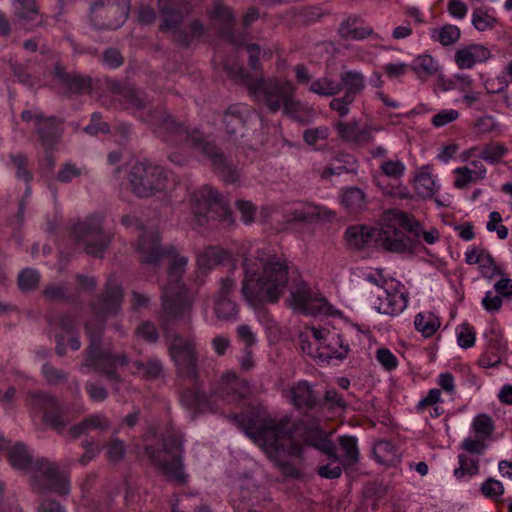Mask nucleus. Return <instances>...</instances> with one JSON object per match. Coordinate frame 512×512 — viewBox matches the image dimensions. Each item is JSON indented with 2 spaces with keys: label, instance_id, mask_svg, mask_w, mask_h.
<instances>
[{
  "label": "nucleus",
  "instance_id": "nucleus-12",
  "mask_svg": "<svg viewBox=\"0 0 512 512\" xmlns=\"http://www.w3.org/2000/svg\"><path fill=\"white\" fill-rule=\"evenodd\" d=\"M29 471L34 491L39 493L53 491L61 495L69 493V483L55 462L45 458L36 459Z\"/></svg>",
  "mask_w": 512,
  "mask_h": 512
},
{
  "label": "nucleus",
  "instance_id": "nucleus-36",
  "mask_svg": "<svg viewBox=\"0 0 512 512\" xmlns=\"http://www.w3.org/2000/svg\"><path fill=\"white\" fill-rule=\"evenodd\" d=\"M327 210L323 207L310 203L302 204L293 208L287 215L288 221L311 223L319 219L322 215H326Z\"/></svg>",
  "mask_w": 512,
  "mask_h": 512
},
{
  "label": "nucleus",
  "instance_id": "nucleus-10",
  "mask_svg": "<svg viewBox=\"0 0 512 512\" xmlns=\"http://www.w3.org/2000/svg\"><path fill=\"white\" fill-rule=\"evenodd\" d=\"M166 182L167 176L164 169L148 161L135 163L129 173L131 190L140 198L150 197L162 191Z\"/></svg>",
  "mask_w": 512,
  "mask_h": 512
},
{
  "label": "nucleus",
  "instance_id": "nucleus-31",
  "mask_svg": "<svg viewBox=\"0 0 512 512\" xmlns=\"http://www.w3.org/2000/svg\"><path fill=\"white\" fill-rule=\"evenodd\" d=\"M338 84L340 92L344 89V94L355 100L365 90L366 78L360 71L343 69L339 74Z\"/></svg>",
  "mask_w": 512,
  "mask_h": 512
},
{
  "label": "nucleus",
  "instance_id": "nucleus-21",
  "mask_svg": "<svg viewBox=\"0 0 512 512\" xmlns=\"http://www.w3.org/2000/svg\"><path fill=\"white\" fill-rule=\"evenodd\" d=\"M157 6L162 16L159 26L162 32L181 26L192 9L188 0H157Z\"/></svg>",
  "mask_w": 512,
  "mask_h": 512
},
{
  "label": "nucleus",
  "instance_id": "nucleus-19",
  "mask_svg": "<svg viewBox=\"0 0 512 512\" xmlns=\"http://www.w3.org/2000/svg\"><path fill=\"white\" fill-rule=\"evenodd\" d=\"M250 393L249 383L241 379L235 372H227L221 376V379L214 389L215 397L223 400L227 404H238Z\"/></svg>",
  "mask_w": 512,
  "mask_h": 512
},
{
  "label": "nucleus",
  "instance_id": "nucleus-4",
  "mask_svg": "<svg viewBox=\"0 0 512 512\" xmlns=\"http://www.w3.org/2000/svg\"><path fill=\"white\" fill-rule=\"evenodd\" d=\"M256 253V257H245L242 262L244 278L241 294L251 305L276 303L289 281L287 262L275 255L265 259L264 252L260 250Z\"/></svg>",
  "mask_w": 512,
  "mask_h": 512
},
{
  "label": "nucleus",
  "instance_id": "nucleus-32",
  "mask_svg": "<svg viewBox=\"0 0 512 512\" xmlns=\"http://www.w3.org/2000/svg\"><path fill=\"white\" fill-rule=\"evenodd\" d=\"M14 5L15 15L24 26L43 25L44 16L39 14L36 0H16Z\"/></svg>",
  "mask_w": 512,
  "mask_h": 512
},
{
  "label": "nucleus",
  "instance_id": "nucleus-45",
  "mask_svg": "<svg viewBox=\"0 0 512 512\" xmlns=\"http://www.w3.org/2000/svg\"><path fill=\"white\" fill-rule=\"evenodd\" d=\"M461 36L458 26L446 24L440 28L431 30V38L437 40L443 46H449L456 43Z\"/></svg>",
  "mask_w": 512,
  "mask_h": 512
},
{
  "label": "nucleus",
  "instance_id": "nucleus-20",
  "mask_svg": "<svg viewBox=\"0 0 512 512\" xmlns=\"http://www.w3.org/2000/svg\"><path fill=\"white\" fill-rule=\"evenodd\" d=\"M235 287V280L230 277L219 280V288L214 298V313L217 318L226 321L236 320L239 308L232 299Z\"/></svg>",
  "mask_w": 512,
  "mask_h": 512
},
{
  "label": "nucleus",
  "instance_id": "nucleus-51",
  "mask_svg": "<svg viewBox=\"0 0 512 512\" xmlns=\"http://www.w3.org/2000/svg\"><path fill=\"white\" fill-rule=\"evenodd\" d=\"M472 428L480 438H488L494 430L493 419L488 414H478L473 419Z\"/></svg>",
  "mask_w": 512,
  "mask_h": 512
},
{
  "label": "nucleus",
  "instance_id": "nucleus-24",
  "mask_svg": "<svg viewBox=\"0 0 512 512\" xmlns=\"http://www.w3.org/2000/svg\"><path fill=\"white\" fill-rule=\"evenodd\" d=\"M377 304L374 308L381 314L396 316L407 306V297L396 289L395 285L376 292Z\"/></svg>",
  "mask_w": 512,
  "mask_h": 512
},
{
  "label": "nucleus",
  "instance_id": "nucleus-13",
  "mask_svg": "<svg viewBox=\"0 0 512 512\" xmlns=\"http://www.w3.org/2000/svg\"><path fill=\"white\" fill-rule=\"evenodd\" d=\"M287 418L286 429L287 433L284 435V441L290 439H301L306 445L315 449L327 448L329 435L321 428L320 423L316 419H298L292 422V417L288 414L281 415L280 417L273 416L270 413L271 421H280Z\"/></svg>",
  "mask_w": 512,
  "mask_h": 512
},
{
  "label": "nucleus",
  "instance_id": "nucleus-8",
  "mask_svg": "<svg viewBox=\"0 0 512 512\" xmlns=\"http://www.w3.org/2000/svg\"><path fill=\"white\" fill-rule=\"evenodd\" d=\"M187 263L186 257H175L169 266L167 284L162 288V308L171 319L183 317L192 308V298L181 280Z\"/></svg>",
  "mask_w": 512,
  "mask_h": 512
},
{
  "label": "nucleus",
  "instance_id": "nucleus-7",
  "mask_svg": "<svg viewBox=\"0 0 512 512\" xmlns=\"http://www.w3.org/2000/svg\"><path fill=\"white\" fill-rule=\"evenodd\" d=\"M382 222L385 250L396 253L414 251L424 231L420 222L399 210L386 211Z\"/></svg>",
  "mask_w": 512,
  "mask_h": 512
},
{
  "label": "nucleus",
  "instance_id": "nucleus-18",
  "mask_svg": "<svg viewBox=\"0 0 512 512\" xmlns=\"http://www.w3.org/2000/svg\"><path fill=\"white\" fill-rule=\"evenodd\" d=\"M130 12V0H94L90 5L91 16L104 21L110 29L122 26Z\"/></svg>",
  "mask_w": 512,
  "mask_h": 512
},
{
  "label": "nucleus",
  "instance_id": "nucleus-6",
  "mask_svg": "<svg viewBox=\"0 0 512 512\" xmlns=\"http://www.w3.org/2000/svg\"><path fill=\"white\" fill-rule=\"evenodd\" d=\"M225 68L230 77L245 81L248 91L255 101L272 113L278 112L287 97L295 91V87L290 81H281L277 78L253 79L238 65L230 67L225 64Z\"/></svg>",
  "mask_w": 512,
  "mask_h": 512
},
{
  "label": "nucleus",
  "instance_id": "nucleus-35",
  "mask_svg": "<svg viewBox=\"0 0 512 512\" xmlns=\"http://www.w3.org/2000/svg\"><path fill=\"white\" fill-rule=\"evenodd\" d=\"M6 449L8 461L14 469L20 471H29L31 469L34 461L24 443L17 442Z\"/></svg>",
  "mask_w": 512,
  "mask_h": 512
},
{
  "label": "nucleus",
  "instance_id": "nucleus-39",
  "mask_svg": "<svg viewBox=\"0 0 512 512\" xmlns=\"http://www.w3.org/2000/svg\"><path fill=\"white\" fill-rule=\"evenodd\" d=\"M244 112L239 106H231L225 111L223 122L226 133L230 136L242 135L245 126Z\"/></svg>",
  "mask_w": 512,
  "mask_h": 512
},
{
  "label": "nucleus",
  "instance_id": "nucleus-50",
  "mask_svg": "<svg viewBox=\"0 0 512 512\" xmlns=\"http://www.w3.org/2000/svg\"><path fill=\"white\" fill-rule=\"evenodd\" d=\"M43 296L50 302H73L66 284H50L43 290Z\"/></svg>",
  "mask_w": 512,
  "mask_h": 512
},
{
  "label": "nucleus",
  "instance_id": "nucleus-40",
  "mask_svg": "<svg viewBox=\"0 0 512 512\" xmlns=\"http://www.w3.org/2000/svg\"><path fill=\"white\" fill-rule=\"evenodd\" d=\"M322 349L326 351L320 352L319 357L326 359L336 358L343 360L349 353V345L344 343L342 337L336 333H332Z\"/></svg>",
  "mask_w": 512,
  "mask_h": 512
},
{
  "label": "nucleus",
  "instance_id": "nucleus-23",
  "mask_svg": "<svg viewBox=\"0 0 512 512\" xmlns=\"http://www.w3.org/2000/svg\"><path fill=\"white\" fill-rule=\"evenodd\" d=\"M384 223L380 220V227L368 228L364 225L350 226L346 229L345 238L350 247L362 249L372 242L379 243L385 249Z\"/></svg>",
  "mask_w": 512,
  "mask_h": 512
},
{
  "label": "nucleus",
  "instance_id": "nucleus-43",
  "mask_svg": "<svg viewBox=\"0 0 512 512\" xmlns=\"http://www.w3.org/2000/svg\"><path fill=\"white\" fill-rule=\"evenodd\" d=\"M339 445L343 450L342 465L352 466L359 460L358 441L355 436H341L338 439Z\"/></svg>",
  "mask_w": 512,
  "mask_h": 512
},
{
  "label": "nucleus",
  "instance_id": "nucleus-27",
  "mask_svg": "<svg viewBox=\"0 0 512 512\" xmlns=\"http://www.w3.org/2000/svg\"><path fill=\"white\" fill-rule=\"evenodd\" d=\"M210 17L215 24L219 25L218 29L220 34L233 44H237L233 29L235 24L233 11L220 0H216L210 12Z\"/></svg>",
  "mask_w": 512,
  "mask_h": 512
},
{
  "label": "nucleus",
  "instance_id": "nucleus-5",
  "mask_svg": "<svg viewBox=\"0 0 512 512\" xmlns=\"http://www.w3.org/2000/svg\"><path fill=\"white\" fill-rule=\"evenodd\" d=\"M162 449L152 445L145 447V453L166 477L178 485H185L188 474L184 471V445L183 436L179 431H167L161 438Z\"/></svg>",
  "mask_w": 512,
  "mask_h": 512
},
{
  "label": "nucleus",
  "instance_id": "nucleus-63",
  "mask_svg": "<svg viewBox=\"0 0 512 512\" xmlns=\"http://www.w3.org/2000/svg\"><path fill=\"white\" fill-rule=\"evenodd\" d=\"M381 171L388 177L399 178L404 174L405 165L399 160L384 161L381 166Z\"/></svg>",
  "mask_w": 512,
  "mask_h": 512
},
{
  "label": "nucleus",
  "instance_id": "nucleus-22",
  "mask_svg": "<svg viewBox=\"0 0 512 512\" xmlns=\"http://www.w3.org/2000/svg\"><path fill=\"white\" fill-rule=\"evenodd\" d=\"M36 132L45 151H53L63 134L61 121L54 116L45 117L42 113L35 114Z\"/></svg>",
  "mask_w": 512,
  "mask_h": 512
},
{
  "label": "nucleus",
  "instance_id": "nucleus-38",
  "mask_svg": "<svg viewBox=\"0 0 512 512\" xmlns=\"http://www.w3.org/2000/svg\"><path fill=\"white\" fill-rule=\"evenodd\" d=\"M133 373L146 380H154L163 373V365L156 357H151L147 361L135 360L132 362Z\"/></svg>",
  "mask_w": 512,
  "mask_h": 512
},
{
  "label": "nucleus",
  "instance_id": "nucleus-16",
  "mask_svg": "<svg viewBox=\"0 0 512 512\" xmlns=\"http://www.w3.org/2000/svg\"><path fill=\"white\" fill-rule=\"evenodd\" d=\"M30 408L33 414L43 413V420L56 432L62 433L68 424L65 410L57 399L46 392H30Z\"/></svg>",
  "mask_w": 512,
  "mask_h": 512
},
{
  "label": "nucleus",
  "instance_id": "nucleus-33",
  "mask_svg": "<svg viewBox=\"0 0 512 512\" xmlns=\"http://www.w3.org/2000/svg\"><path fill=\"white\" fill-rule=\"evenodd\" d=\"M180 399L182 404L191 410L205 412L212 409L210 398L199 386L185 390Z\"/></svg>",
  "mask_w": 512,
  "mask_h": 512
},
{
  "label": "nucleus",
  "instance_id": "nucleus-60",
  "mask_svg": "<svg viewBox=\"0 0 512 512\" xmlns=\"http://www.w3.org/2000/svg\"><path fill=\"white\" fill-rule=\"evenodd\" d=\"M126 448L122 440L112 439L107 445V457L110 462L118 463L125 456Z\"/></svg>",
  "mask_w": 512,
  "mask_h": 512
},
{
  "label": "nucleus",
  "instance_id": "nucleus-64",
  "mask_svg": "<svg viewBox=\"0 0 512 512\" xmlns=\"http://www.w3.org/2000/svg\"><path fill=\"white\" fill-rule=\"evenodd\" d=\"M136 333L139 337H141L142 339L149 343H155L159 337L156 326L151 322L141 323L137 327Z\"/></svg>",
  "mask_w": 512,
  "mask_h": 512
},
{
  "label": "nucleus",
  "instance_id": "nucleus-26",
  "mask_svg": "<svg viewBox=\"0 0 512 512\" xmlns=\"http://www.w3.org/2000/svg\"><path fill=\"white\" fill-rule=\"evenodd\" d=\"M288 397L290 403L297 410H312L318 405V398L312 385L304 380L294 383L290 387Z\"/></svg>",
  "mask_w": 512,
  "mask_h": 512
},
{
  "label": "nucleus",
  "instance_id": "nucleus-25",
  "mask_svg": "<svg viewBox=\"0 0 512 512\" xmlns=\"http://www.w3.org/2000/svg\"><path fill=\"white\" fill-rule=\"evenodd\" d=\"M336 130L340 138L346 142L357 146H364L374 141V132L380 128L374 126H365L361 128L357 121L339 122Z\"/></svg>",
  "mask_w": 512,
  "mask_h": 512
},
{
  "label": "nucleus",
  "instance_id": "nucleus-34",
  "mask_svg": "<svg viewBox=\"0 0 512 512\" xmlns=\"http://www.w3.org/2000/svg\"><path fill=\"white\" fill-rule=\"evenodd\" d=\"M231 260V253L219 246L205 248L197 257L200 268L212 269Z\"/></svg>",
  "mask_w": 512,
  "mask_h": 512
},
{
  "label": "nucleus",
  "instance_id": "nucleus-53",
  "mask_svg": "<svg viewBox=\"0 0 512 512\" xmlns=\"http://www.w3.org/2000/svg\"><path fill=\"white\" fill-rule=\"evenodd\" d=\"M459 467L454 470V475L457 478H462L465 475L474 476L479 473L478 460L468 458L464 454L458 455Z\"/></svg>",
  "mask_w": 512,
  "mask_h": 512
},
{
  "label": "nucleus",
  "instance_id": "nucleus-61",
  "mask_svg": "<svg viewBox=\"0 0 512 512\" xmlns=\"http://www.w3.org/2000/svg\"><path fill=\"white\" fill-rule=\"evenodd\" d=\"M42 373L46 381L51 385H58L67 380V373L55 368L49 363L42 366Z\"/></svg>",
  "mask_w": 512,
  "mask_h": 512
},
{
  "label": "nucleus",
  "instance_id": "nucleus-52",
  "mask_svg": "<svg viewBox=\"0 0 512 512\" xmlns=\"http://www.w3.org/2000/svg\"><path fill=\"white\" fill-rule=\"evenodd\" d=\"M414 185L418 195L423 198L431 197L435 192V181L429 173H419L415 178Z\"/></svg>",
  "mask_w": 512,
  "mask_h": 512
},
{
  "label": "nucleus",
  "instance_id": "nucleus-59",
  "mask_svg": "<svg viewBox=\"0 0 512 512\" xmlns=\"http://www.w3.org/2000/svg\"><path fill=\"white\" fill-rule=\"evenodd\" d=\"M476 340V333L474 328L464 323L460 327V331L457 333V342L461 348L468 349L474 346Z\"/></svg>",
  "mask_w": 512,
  "mask_h": 512
},
{
  "label": "nucleus",
  "instance_id": "nucleus-48",
  "mask_svg": "<svg viewBox=\"0 0 512 512\" xmlns=\"http://www.w3.org/2000/svg\"><path fill=\"white\" fill-rule=\"evenodd\" d=\"M508 148L500 142H493L485 145L479 157L490 164H497L508 153Z\"/></svg>",
  "mask_w": 512,
  "mask_h": 512
},
{
  "label": "nucleus",
  "instance_id": "nucleus-57",
  "mask_svg": "<svg viewBox=\"0 0 512 512\" xmlns=\"http://www.w3.org/2000/svg\"><path fill=\"white\" fill-rule=\"evenodd\" d=\"M481 493L490 499H497L504 493L503 484L494 478L486 479L480 486Z\"/></svg>",
  "mask_w": 512,
  "mask_h": 512
},
{
  "label": "nucleus",
  "instance_id": "nucleus-9",
  "mask_svg": "<svg viewBox=\"0 0 512 512\" xmlns=\"http://www.w3.org/2000/svg\"><path fill=\"white\" fill-rule=\"evenodd\" d=\"M191 210L198 226H204L211 220L228 221L229 209L223 204L222 197L210 185H204L190 195Z\"/></svg>",
  "mask_w": 512,
  "mask_h": 512
},
{
  "label": "nucleus",
  "instance_id": "nucleus-28",
  "mask_svg": "<svg viewBox=\"0 0 512 512\" xmlns=\"http://www.w3.org/2000/svg\"><path fill=\"white\" fill-rule=\"evenodd\" d=\"M54 75L60 84L71 94H84L91 90V78L79 73H68L65 69L56 65Z\"/></svg>",
  "mask_w": 512,
  "mask_h": 512
},
{
  "label": "nucleus",
  "instance_id": "nucleus-3",
  "mask_svg": "<svg viewBox=\"0 0 512 512\" xmlns=\"http://www.w3.org/2000/svg\"><path fill=\"white\" fill-rule=\"evenodd\" d=\"M122 302V287L112 278H108L103 291L89 304L99 321H87L84 325L89 346L86 349V362L83 366L92 367L111 382H120L116 365H126L127 357L123 354L113 355L109 348L103 346L102 337L107 318L116 316L121 311Z\"/></svg>",
  "mask_w": 512,
  "mask_h": 512
},
{
  "label": "nucleus",
  "instance_id": "nucleus-62",
  "mask_svg": "<svg viewBox=\"0 0 512 512\" xmlns=\"http://www.w3.org/2000/svg\"><path fill=\"white\" fill-rule=\"evenodd\" d=\"M101 114L94 112L91 115V122L84 128V131L89 135H97L98 133L107 134L110 132V127L106 122L101 121Z\"/></svg>",
  "mask_w": 512,
  "mask_h": 512
},
{
  "label": "nucleus",
  "instance_id": "nucleus-42",
  "mask_svg": "<svg viewBox=\"0 0 512 512\" xmlns=\"http://www.w3.org/2000/svg\"><path fill=\"white\" fill-rule=\"evenodd\" d=\"M410 68L420 80H425L437 73L438 64L430 55L424 54L416 57Z\"/></svg>",
  "mask_w": 512,
  "mask_h": 512
},
{
  "label": "nucleus",
  "instance_id": "nucleus-55",
  "mask_svg": "<svg viewBox=\"0 0 512 512\" xmlns=\"http://www.w3.org/2000/svg\"><path fill=\"white\" fill-rule=\"evenodd\" d=\"M83 169L81 167H78L76 164L72 162H65L61 165L59 168L55 180H57L60 183L68 184L73 179L78 178L82 175Z\"/></svg>",
  "mask_w": 512,
  "mask_h": 512
},
{
  "label": "nucleus",
  "instance_id": "nucleus-14",
  "mask_svg": "<svg viewBox=\"0 0 512 512\" xmlns=\"http://www.w3.org/2000/svg\"><path fill=\"white\" fill-rule=\"evenodd\" d=\"M169 355L179 377L197 384L199 381L198 353L195 343L176 336L170 343Z\"/></svg>",
  "mask_w": 512,
  "mask_h": 512
},
{
  "label": "nucleus",
  "instance_id": "nucleus-37",
  "mask_svg": "<svg viewBox=\"0 0 512 512\" xmlns=\"http://www.w3.org/2000/svg\"><path fill=\"white\" fill-rule=\"evenodd\" d=\"M7 167L15 171V176L29 184L33 180V174L29 168L30 159L26 153L16 152L8 155Z\"/></svg>",
  "mask_w": 512,
  "mask_h": 512
},
{
  "label": "nucleus",
  "instance_id": "nucleus-58",
  "mask_svg": "<svg viewBox=\"0 0 512 512\" xmlns=\"http://www.w3.org/2000/svg\"><path fill=\"white\" fill-rule=\"evenodd\" d=\"M83 420L87 431L98 430L103 432L108 430L111 426L109 419L103 413L89 415Z\"/></svg>",
  "mask_w": 512,
  "mask_h": 512
},
{
  "label": "nucleus",
  "instance_id": "nucleus-15",
  "mask_svg": "<svg viewBox=\"0 0 512 512\" xmlns=\"http://www.w3.org/2000/svg\"><path fill=\"white\" fill-rule=\"evenodd\" d=\"M125 227L135 226L137 230L142 231L139 236L136 250L140 254V261L144 264H158L161 259L170 254V250L165 251L161 244L158 231L155 229L145 230L138 219L130 215H125L121 219Z\"/></svg>",
  "mask_w": 512,
  "mask_h": 512
},
{
  "label": "nucleus",
  "instance_id": "nucleus-56",
  "mask_svg": "<svg viewBox=\"0 0 512 512\" xmlns=\"http://www.w3.org/2000/svg\"><path fill=\"white\" fill-rule=\"evenodd\" d=\"M496 20L483 8H476L472 14V24L478 31H485L494 27Z\"/></svg>",
  "mask_w": 512,
  "mask_h": 512
},
{
  "label": "nucleus",
  "instance_id": "nucleus-11",
  "mask_svg": "<svg viewBox=\"0 0 512 512\" xmlns=\"http://www.w3.org/2000/svg\"><path fill=\"white\" fill-rule=\"evenodd\" d=\"M102 223V216L92 215L73 228L76 242L94 257H102L110 244V236L103 231Z\"/></svg>",
  "mask_w": 512,
  "mask_h": 512
},
{
  "label": "nucleus",
  "instance_id": "nucleus-17",
  "mask_svg": "<svg viewBox=\"0 0 512 512\" xmlns=\"http://www.w3.org/2000/svg\"><path fill=\"white\" fill-rule=\"evenodd\" d=\"M291 306L304 314H332V306L320 293L312 290L305 282H300L290 297Z\"/></svg>",
  "mask_w": 512,
  "mask_h": 512
},
{
  "label": "nucleus",
  "instance_id": "nucleus-47",
  "mask_svg": "<svg viewBox=\"0 0 512 512\" xmlns=\"http://www.w3.org/2000/svg\"><path fill=\"white\" fill-rule=\"evenodd\" d=\"M414 325L424 337H431L440 326L439 320L432 313H419L415 316Z\"/></svg>",
  "mask_w": 512,
  "mask_h": 512
},
{
  "label": "nucleus",
  "instance_id": "nucleus-54",
  "mask_svg": "<svg viewBox=\"0 0 512 512\" xmlns=\"http://www.w3.org/2000/svg\"><path fill=\"white\" fill-rule=\"evenodd\" d=\"M40 281V274L37 270L27 268L20 272L18 276V285L21 291L34 290Z\"/></svg>",
  "mask_w": 512,
  "mask_h": 512
},
{
  "label": "nucleus",
  "instance_id": "nucleus-1",
  "mask_svg": "<svg viewBox=\"0 0 512 512\" xmlns=\"http://www.w3.org/2000/svg\"><path fill=\"white\" fill-rule=\"evenodd\" d=\"M126 102L142 121L148 123L158 138L170 146L188 145L205 154L210 160L214 171L226 183H236L240 172L232 165L225 155L213 143L207 141L198 130L190 131L164 108L152 110L150 100L145 92L127 89L124 93Z\"/></svg>",
  "mask_w": 512,
  "mask_h": 512
},
{
  "label": "nucleus",
  "instance_id": "nucleus-46",
  "mask_svg": "<svg viewBox=\"0 0 512 512\" xmlns=\"http://www.w3.org/2000/svg\"><path fill=\"white\" fill-rule=\"evenodd\" d=\"M376 460L383 465H392L397 460V450L395 446L387 440L378 441L373 448Z\"/></svg>",
  "mask_w": 512,
  "mask_h": 512
},
{
  "label": "nucleus",
  "instance_id": "nucleus-41",
  "mask_svg": "<svg viewBox=\"0 0 512 512\" xmlns=\"http://www.w3.org/2000/svg\"><path fill=\"white\" fill-rule=\"evenodd\" d=\"M453 172L457 175L454 181V186L457 189H465L471 183L479 179H484L486 176V168L484 165H480L479 169H470L467 166L457 167Z\"/></svg>",
  "mask_w": 512,
  "mask_h": 512
},
{
  "label": "nucleus",
  "instance_id": "nucleus-2",
  "mask_svg": "<svg viewBox=\"0 0 512 512\" xmlns=\"http://www.w3.org/2000/svg\"><path fill=\"white\" fill-rule=\"evenodd\" d=\"M229 419L242 428L245 435L263 450L285 477L297 479L302 475L294 464L284 459L300 458L304 451L303 445L295 439L284 441L287 418L271 421L267 407L258 402L247 404L240 414H230Z\"/></svg>",
  "mask_w": 512,
  "mask_h": 512
},
{
  "label": "nucleus",
  "instance_id": "nucleus-49",
  "mask_svg": "<svg viewBox=\"0 0 512 512\" xmlns=\"http://www.w3.org/2000/svg\"><path fill=\"white\" fill-rule=\"evenodd\" d=\"M46 320L49 326H58L66 333H73L78 324L77 316L72 313H64L59 316L48 314Z\"/></svg>",
  "mask_w": 512,
  "mask_h": 512
},
{
  "label": "nucleus",
  "instance_id": "nucleus-29",
  "mask_svg": "<svg viewBox=\"0 0 512 512\" xmlns=\"http://www.w3.org/2000/svg\"><path fill=\"white\" fill-rule=\"evenodd\" d=\"M491 56L490 51L480 44H470L457 50L455 62L460 69H470L476 63L487 61Z\"/></svg>",
  "mask_w": 512,
  "mask_h": 512
},
{
  "label": "nucleus",
  "instance_id": "nucleus-30",
  "mask_svg": "<svg viewBox=\"0 0 512 512\" xmlns=\"http://www.w3.org/2000/svg\"><path fill=\"white\" fill-rule=\"evenodd\" d=\"M340 203L349 215L356 216L367 209L366 193L358 187H347L341 190Z\"/></svg>",
  "mask_w": 512,
  "mask_h": 512
},
{
  "label": "nucleus",
  "instance_id": "nucleus-44",
  "mask_svg": "<svg viewBox=\"0 0 512 512\" xmlns=\"http://www.w3.org/2000/svg\"><path fill=\"white\" fill-rule=\"evenodd\" d=\"M309 91L321 97H332L340 93V85L337 80L324 76L313 80Z\"/></svg>",
  "mask_w": 512,
  "mask_h": 512
}]
</instances>
